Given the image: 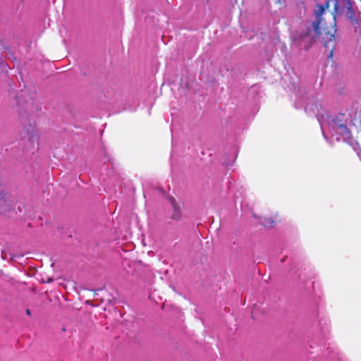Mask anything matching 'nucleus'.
Here are the masks:
<instances>
[{"mask_svg":"<svg viewBox=\"0 0 361 361\" xmlns=\"http://www.w3.org/2000/svg\"><path fill=\"white\" fill-rule=\"evenodd\" d=\"M238 142H235L229 149V157L231 163H228V159L227 158V168L231 166L236 159L238 154ZM228 154H227V157Z\"/></svg>","mask_w":361,"mask_h":361,"instance_id":"obj_4","label":"nucleus"},{"mask_svg":"<svg viewBox=\"0 0 361 361\" xmlns=\"http://www.w3.org/2000/svg\"><path fill=\"white\" fill-rule=\"evenodd\" d=\"M173 207V214L171 217L173 219H179L180 218V208L175 203L174 200L171 202Z\"/></svg>","mask_w":361,"mask_h":361,"instance_id":"obj_8","label":"nucleus"},{"mask_svg":"<svg viewBox=\"0 0 361 361\" xmlns=\"http://www.w3.org/2000/svg\"><path fill=\"white\" fill-rule=\"evenodd\" d=\"M322 18H316V20L312 22V26L314 31V36L317 37L321 34L320 24Z\"/></svg>","mask_w":361,"mask_h":361,"instance_id":"obj_6","label":"nucleus"},{"mask_svg":"<svg viewBox=\"0 0 361 361\" xmlns=\"http://www.w3.org/2000/svg\"><path fill=\"white\" fill-rule=\"evenodd\" d=\"M329 1H327L325 5H318L317 8L315 10L316 18H322V16L325 11V8L329 7Z\"/></svg>","mask_w":361,"mask_h":361,"instance_id":"obj_7","label":"nucleus"},{"mask_svg":"<svg viewBox=\"0 0 361 361\" xmlns=\"http://www.w3.org/2000/svg\"><path fill=\"white\" fill-rule=\"evenodd\" d=\"M304 46H305V49H309V47H310V44L307 45L306 44H305V45H304Z\"/></svg>","mask_w":361,"mask_h":361,"instance_id":"obj_10","label":"nucleus"},{"mask_svg":"<svg viewBox=\"0 0 361 361\" xmlns=\"http://www.w3.org/2000/svg\"><path fill=\"white\" fill-rule=\"evenodd\" d=\"M27 314H30V310H27Z\"/></svg>","mask_w":361,"mask_h":361,"instance_id":"obj_11","label":"nucleus"},{"mask_svg":"<svg viewBox=\"0 0 361 361\" xmlns=\"http://www.w3.org/2000/svg\"><path fill=\"white\" fill-rule=\"evenodd\" d=\"M324 47L329 50V54H328L329 58H332L334 54V51L336 48V38L334 35H329V41L324 43Z\"/></svg>","mask_w":361,"mask_h":361,"instance_id":"obj_5","label":"nucleus"},{"mask_svg":"<svg viewBox=\"0 0 361 361\" xmlns=\"http://www.w3.org/2000/svg\"><path fill=\"white\" fill-rule=\"evenodd\" d=\"M355 151L357 152V155H358L359 157H361V149H360V147L359 148V149H357V150H355Z\"/></svg>","mask_w":361,"mask_h":361,"instance_id":"obj_9","label":"nucleus"},{"mask_svg":"<svg viewBox=\"0 0 361 361\" xmlns=\"http://www.w3.org/2000/svg\"><path fill=\"white\" fill-rule=\"evenodd\" d=\"M310 29L308 28L305 34H299L298 38L295 37L294 39L295 43L298 44L299 46H302V44L305 43L306 42H307L308 44L312 43L313 38L310 36Z\"/></svg>","mask_w":361,"mask_h":361,"instance_id":"obj_3","label":"nucleus"},{"mask_svg":"<svg viewBox=\"0 0 361 361\" xmlns=\"http://www.w3.org/2000/svg\"><path fill=\"white\" fill-rule=\"evenodd\" d=\"M334 11L333 13L334 18L336 16L345 15V16L352 20L353 23L358 25V21L355 18V12L353 10L352 4L350 0H334Z\"/></svg>","mask_w":361,"mask_h":361,"instance_id":"obj_2","label":"nucleus"},{"mask_svg":"<svg viewBox=\"0 0 361 361\" xmlns=\"http://www.w3.org/2000/svg\"><path fill=\"white\" fill-rule=\"evenodd\" d=\"M295 106L296 109L304 108L307 114L312 113L317 116L322 135L329 145L334 144V137L336 135V141L341 140L354 150L359 149L360 145L353 137L349 129V126H356L360 121V112L357 109L353 107L344 113L339 112L334 115L324 114L319 100L300 92L295 94Z\"/></svg>","mask_w":361,"mask_h":361,"instance_id":"obj_1","label":"nucleus"}]
</instances>
